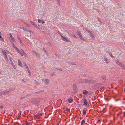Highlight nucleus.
<instances>
[{
  "mask_svg": "<svg viewBox=\"0 0 125 125\" xmlns=\"http://www.w3.org/2000/svg\"><path fill=\"white\" fill-rule=\"evenodd\" d=\"M79 37L82 40H83V41H84V39H83V38H82V35H80Z\"/></svg>",
  "mask_w": 125,
  "mask_h": 125,
  "instance_id": "bb28decb",
  "label": "nucleus"
},
{
  "mask_svg": "<svg viewBox=\"0 0 125 125\" xmlns=\"http://www.w3.org/2000/svg\"><path fill=\"white\" fill-rule=\"evenodd\" d=\"M1 73V72H0V74Z\"/></svg>",
  "mask_w": 125,
  "mask_h": 125,
  "instance_id": "e2e57ef3",
  "label": "nucleus"
},
{
  "mask_svg": "<svg viewBox=\"0 0 125 125\" xmlns=\"http://www.w3.org/2000/svg\"><path fill=\"white\" fill-rule=\"evenodd\" d=\"M2 52L3 54V55L4 56H6V53L5 52V50H3L2 51Z\"/></svg>",
  "mask_w": 125,
  "mask_h": 125,
  "instance_id": "412c9836",
  "label": "nucleus"
},
{
  "mask_svg": "<svg viewBox=\"0 0 125 125\" xmlns=\"http://www.w3.org/2000/svg\"><path fill=\"white\" fill-rule=\"evenodd\" d=\"M44 90H41L37 92H35L33 93V94H40L42 92H43Z\"/></svg>",
  "mask_w": 125,
  "mask_h": 125,
  "instance_id": "20e7f679",
  "label": "nucleus"
},
{
  "mask_svg": "<svg viewBox=\"0 0 125 125\" xmlns=\"http://www.w3.org/2000/svg\"><path fill=\"white\" fill-rule=\"evenodd\" d=\"M7 90V91H8V94H9V93H10V91H9V89H8Z\"/></svg>",
  "mask_w": 125,
  "mask_h": 125,
  "instance_id": "c03bdc74",
  "label": "nucleus"
},
{
  "mask_svg": "<svg viewBox=\"0 0 125 125\" xmlns=\"http://www.w3.org/2000/svg\"><path fill=\"white\" fill-rule=\"evenodd\" d=\"M60 35L61 38H62V39L65 41H68V39H67L65 37H63L61 34Z\"/></svg>",
  "mask_w": 125,
  "mask_h": 125,
  "instance_id": "423d86ee",
  "label": "nucleus"
},
{
  "mask_svg": "<svg viewBox=\"0 0 125 125\" xmlns=\"http://www.w3.org/2000/svg\"><path fill=\"white\" fill-rule=\"evenodd\" d=\"M3 106H0V108H1V109H2V108H3Z\"/></svg>",
  "mask_w": 125,
  "mask_h": 125,
  "instance_id": "09e8293b",
  "label": "nucleus"
},
{
  "mask_svg": "<svg viewBox=\"0 0 125 125\" xmlns=\"http://www.w3.org/2000/svg\"><path fill=\"white\" fill-rule=\"evenodd\" d=\"M29 95V94H28V95H26L24 97L23 96V97H20V99H23L25 97H28Z\"/></svg>",
  "mask_w": 125,
  "mask_h": 125,
  "instance_id": "aec40b11",
  "label": "nucleus"
},
{
  "mask_svg": "<svg viewBox=\"0 0 125 125\" xmlns=\"http://www.w3.org/2000/svg\"><path fill=\"white\" fill-rule=\"evenodd\" d=\"M15 49L16 50L18 49V48L16 47H15Z\"/></svg>",
  "mask_w": 125,
  "mask_h": 125,
  "instance_id": "8fccbe9b",
  "label": "nucleus"
},
{
  "mask_svg": "<svg viewBox=\"0 0 125 125\" xmlns=\"http://www.w3.org/2000/svg\"><path fill=\"white\" fill-rule=\"evenodd\" d=\"M9 35H10V38L11 39V40L13 41L14 40V38H13L12 36L11 33H9Z\"/></svg>",
  "mask_w": 125,
  "mask_h": 125,
  "instance_id": "b1692460",
  "label": "nucleus"
},
{
  "mask_svg": "<svg viewBox=\"0 0 125 125\" xmlns=\"http://www.w3.org/2000/svg\"><path fill=\"white\" fill-rule=\"evenodd\" d=\"M19 54L22 56H23V55L26 54L25 53L22 49L21 50V51H20Z\"/></svg>",
  "mask_w": 125,
  "mask_h": 125,
  "instance_id": "39448f33",
  "label": "nucleus"
},
{
  "mask_svg": "<svg viewBox=\"0 0 125 125\" xmlns=\"http://www.w3.org/2000/svg\"><path fill=\"white\" fill-rule=\"evenodd\" d=\"M42 99V98H32L31 100V102L33 104H37L41 101Z\"/></svg>",
  "mask_w": 125,
  "mask_h": 125,
  "instance_id": "f257e3e1",
  "label": "nucleus"
},
{
  "mask_svg": "<svg viewBox=\"0 0 125 125\" xmlns=\"http://www.w3.org/2000/svg\"><path fill=\"white\" fill-rule=\"evenodd\" d=\"M1 94H2L1 93H1H0V96L1 95Z\"/></svg>",
  "mask_w": 125,
  "mask_h": 125,
  "instance_id": "4d7b16f0",
  "label": "nucleus"
},
{
  "mask_svg": "<svg viewBox=\"0 0 125 125\" xmlns=\"http://www.w3.org/2000/svg\"><path fill=\"white\" fill-rule=\"evenodd\" d=\"M87 110V109L86 108H84L83 110V114L84 115H86Z\"/></svg>",
  "mask_w": 125,
  "mask_h": 125,
  "instance_id": "f8f14e48",
  "label": "nucleus"
},
{
  "mask_svg": "<svg viewBox=\"0 0 125 125\" xmlns=\"http://www.w3.org/2000/svg\"><path fill=\"white\" fill-rule=\"evenodd\" d=\"M124 45H125V42H124Z\"/></svg>",
  "mask_w": 125,
  "mask_h": 125,
  "instance_id": "680f3d73",
  "label": "nucleus"
},
{
  "mask_svg": "<svg viewBox=\"0 0 125 125\" xmlns=\"http://www.w3.org/2000/svg\"><path fill=\"white\" fill-rule=\"evenodd\" d=\"M68 63H69V64H70V63H71V62H70L69 63H68Z\"/></svg>",
  "mask_w": 125,
  "mask_h": 125,
  "instance_id": "052dcab7",
  "label": "nucleus"
},
{
  "mask_svg": "<svg viewBox=\"0 0 125 125\" xmlns=\"http://www.w3.org/2000/svg\"><path fill=\"white\" fill-rule=\"evenodd\" d=\"M103 59L106 62H108V59L105 57H104Z\"/></svg>",
  "mask_w": 125,
  "mask_h": 125,
  "instance_id": "5701e85b",
  "label": "nucleus"
},
{
  "mask_svg": "<svg viewBox=\"0 0 125 125\" xmlns=\"http://www.w3.org/2000/svg\"><path fill=\"white\" fill-rule=\"evenodd\" d=\"M13 68L14 69H15V66H14H14H13Z\"/></svg>",
  "mask_w": 125,
  "mask_h": 125,
  "instance_id": "603ef678",
  "label": "nucleus"
},
{
  "mask_svg": "<svg viewBox=\"0 0 125 125\" xmlns=\"http://www.w3.org/2000/svg\"><path fill=\"white\" fill-rule=\"evenodd\" d=\"M86 79H81L80 80L79 82L81 83H85Z\"/></svg>",
  "mask_w": 125,
  "mask_h": 125,
  "instance_id": "ddd939ff",
  "label": "nucleus"
},
{
  "mask_svg": "<svg viewBox=\"0 0 125 125\" xmlns=\"http://www.w3.org/2000/svg\"><path fill=\"white\" fill-rule=\"evenodd\" d=\"M90 37L93 39H94L95 38V37L94 36V35L93 33H91L90 34Z\"/></svg>",
  "mask_w": 125,
  "mask_h": 125,
  "instance_id": "4468645a",
  "label": "nucleus"
},
{
  "mask_svg": "<svg viewBox=\"0 0 125 125\" xmlns=\"http://www.w3.org/2000/svg\"><path fill=\"white\" fill-rule=\"evenodd\" d=\"M17 52L19 53L20 52V51H19L18 49L17 50Z\"/></svg>",
  "mask_w": 125,
  "mask_h": 125,
  "instance_id": "37998d69",
  "label": "nucleus"
},
{
  "mask_svg": "<svg viewBox=\"0 0 125 125\" xmlns=\"http://www.w3.org/2000/svg\"><path fill=\"white\" fill-rule=\"evenodd\" d=\"M38 23H41L42 24H44L45 22L42 20L38 19Z\"/></svg>",
  "mask_w": 125,
  "mask_h": 125,
  "instance_id": "9b49d317",
  "label": "nucleus"
},
{
  "mask_svg": "<svg viewBox=\"0 0 125 125\" xmlns=\"http://www.w3.org/2000/svg\"><path fill=\"white\" fill-rule=\"evenodd\" d=\"M88 91L86 90H84L83 91V93L84 94H85L88 93Z\"/></svg>",
  "mask_w": 125,
  "mask_h": 125,
  "instance_id": "4be33fe9",
  "label": "nucleus"
},
{
  "mask_svg": "<svg viewBox=\"0 0 125 125\" xmlns=\"http://www.w3.org/2000/svg\"><path fill=\"white\" fill-rule=\"evenodd\" d=\"M80 35H81V33H80V34L79 35H78L79 36H80Z\"/></svg>",
  "mask_w": 125,
  "mask_h": 125,
  "instance_id": "6e6d98bb",
  "label": "nucleus"
},
{
  "mask_svg": "<svg viewBox=\"0 0 125 125\" xmlns=\"http://www.w3.org/2000/svg\"><path fill=\"white\" fill-rule=\"evenodd\" d=\"M119 115V114H117V116H118Z\"/></svg>",
  "mask_w": 125,
  "mask_h": 125,
  "instance_id": "bf43d9fd",
  "label": "nucleus"
},
{
  "mask_svg": "<svg viewBox=\"0 0 125 125\" xmlns=\"http://www.w3.org/2000/svg\"><path fill=\"white\" fill-rule=\"evenodd\" d=\"M119 66H120L123 70H125V65L124 64L121 63Z\"/></svg>",
  "mask_w": 125,
  "mask_h": 125,
  "instance_id": "0eeeda50",
  "label": "nucleus"
},
{
  "mask_svg": "<svg viewBox=\"0 0 125 125\" xmlns=\"http://www.w3.org/2000/svg\"><path fill=\"white\" fill-rule=\"evenodd\" d=\"M4 56L5 57V60H7V55H6V56H5H5Z\"/></svg>",
  "mask_w": 125,
  "mask_h": 125,
  "instance_id": "c9c22d12",
  "label": "nucleus"
},
{
  "mask_svg": "<svg viewBox=\"0 0 125 125\" xmlns=\"http://www.w3.org/2000/svg\"><path fill=\"white\" fill-rule=\"evenodd\" d=\"M31 23L32 25L34 26L36 28H38L39 29V28L37 26V24H36L35 23L33 22L32 21H31Z\"/></svg>",
  "mask_w": 125,
  "mask_h": 125,
  "instance_id": "6e6552de",
  "label": "nucleus"
},
{
  "mask_svg": "<svg viewBox=\"0 0 125 125\" xmlns=\"http://www.w3.org/2000/svg\"><path fill=\"white\" fill-rule=\"evenodd\" d=\"M94 82V81L92 79H86V83H93Z\"/></svg>",
  "mask_w": 125,
  "mask_h": 125,
  "instance_id": "7ed1b4c3",
  "label": "nucleus"
},
{
  "mask_svg": "<svg viewBox=\"0 0 125 125\" xmlns=\"http://www.w3.org/2000/svg\"><path fill=\"white\" fill-rule=\"evenodd\" d=\"M56 69H57V70H59V71H62V69H61V68H56Z\"/></svg>",
  "mask_w": 125,
  "mask_h": 125,
  "instance_id": "f704fd0d",
  "label": "nucleus"
},
{
  "mask_svg": "<svg viewBox=\"0 0 125 125\" xmlns=\"http://www.w3.org/2000/svg\"><path fill=\"white\" fill-rule=\"evenodd\" d=\"M11 43L12 44L13 46V47L15 48V47H16V46L14 45V44L13 43V42H12V41H11Z\"/></svg>",
  "mask_w": 125,
  "mask_h": 125,
  "instance_id": "4c0bfd02",
  "label": "nucleus"
},
{
  "mask_svg": "<svg viewBox=\"0 0 125 125\" xmlns=\"http://www.w3.org/2000/svg\"><path fill=\"white\" fill-rule=\"evenodd\" d=\"M35 82L38 85V82L36 80H35Z\"/></svg>",
  "mask_w": 125,
  "mask_h": 125,
  "instance_id": "e433bc0d",
  "label": "nucleus"
},
{
  "mask_svg": "<svg viewBox=\"0 0 125 125\" xmlns=\"http://www.w3.org/2000/svg\"><path fill=\"white\" fill-rule=\"evenodd\" d=\"M22 29H23V30H24L25 31H27V30H28V31H29V30H28L26 28H25L23 27L22 28Z\"/></svg>",
  "mask_w": 125,
  "mask_h": 125,
  "instance_id": "72a5a7b5",
  "label": "nucleus"
},
{
  "mask_svg": "<svg viewBox=\"0 0 125 125\" xmlns=\"http://www.w3.org/2000/svg\"><path fill=\"white\" fill-rule=\"evenodd\" d=\"M85 121L84 120H83L81 123V125H83L85 123Z\"/></svg>",
  "mask_w": 125,
  "mask_h": 125,
  "instance_id": "a878e982",
  "label": "nucleus"
},
{
  "mask_svg": "<svg viewBox=\"0 0 125 125\" xmlns=\"http://www.w3.org/2000/svg\"><path fill=\"white\" fill-rule=\"evenodd\" d=\"M116 62L118 65H119L120 64L122 63L121 62H119L118 60H117L116 61Z\"/></svg>",
  "mask_w": 125,
  "mask_h": 125,
  "instance_id": "393cba45",
  "label": "nucleus"
},
{
  "mask_svg": "<svg viewBox=\"0 0 125 125\" xmlns=\"http://www.w3.org/2000/svg\"><path fill=\"white\" fill-rule=\"evenodd\" d=\"M28 72L29 73L30 72V70H29V69L28 70Z\"/></svg>",
  "mask_w": 125,
  "mask_h": 125,
  "instance_id": "864d4df0",
  "label": "nucleus"
},
{
  "mask_svg": "<svg viewBox=\"0 0 125 125\" xmlns=\"http://www.w3.org/2000/svg\"><path fill=\"white\" fill-rule=\"evenodd\" d=\"M15 88L14 87H12L9 89V90L10 91V92L14 91L15 90Z\"/></svg>",
  "mask_w": 125,
  "mask_h": 125,
  "instance_id": "2eb2a0df",
  "label": "nucleus"
},
{
  "mask_svg": "<svg viewBox=\"0 0 125 125\" xmlns=\"http://www.w3.org/2000/svg\"><path fill=\"white\" fill-rule=\"evenodd\" d=\"M26 68L27 70H28L29 69L27 67V66H26V67H25Z\"/></svg>",
  "mask_w": 125,
  "mask_h": 125,
  "instance_id": "a18cd8bd",
  "label": "nucleus"
},
{
  "mask_svg": "<svg viewBox=\"0 0 125 125\" xmlns=\"http://www.w3.org/2000/svg\"><path fill=\"white\" fill-rule=\"evenodd\" d=\"M35 55H36V56H38V54H37V53H36V52H35Z\"/></svg>",
  "mask_w": 125,
  "mask_h": 125,
  "instance_id": "ea45409f",
  "label": "nucleus"
},
{
  "mask_svg": "<svg viewBox=\"0 0 125 125\" xmlns=\"http://www.w3.org/2000/svg\"><path fill=\"white\" fill-rule=\"evenodd\" d=\"M84 105H86L87 104H88L87 101L86 99L84 98Z\"/></svg>",
  "mask_w": 125,
  "mask_h": 125,
  "instance_id": "dca6fc26",
  "label": "nucleus"
},
{
  "mask_svg": "<svg viewBox=\"0 0 125 125\" xmlns=\"http://www.w3.org/2000/svg\"><path fill=\"white\" fill-rule=\"evenodd\" d=\"M2 125H3L2 124Z\"/></svg>",
  "mask_w": 125,
  "mask_h": 125,
  "instance_id": "0e129e2a",
  "label": "nucleus"
},
{
  "mask_svg": "<svg viewBox=\"0 0 125 125\" xmlns=\"http://www.w3.org/2000/svg\"><path fill=\"white\" fill-rule=\"evenodd\" d=\"M73 90L74 91V93H77V91L78 90L77 87L75 83H74L73 85Z\"/></svg>",
  "mask_w": 125,
  "mask_h": 125,
  "instance_id": "f03ea898",
  "label": "nucleus"
},
{
  "mask_svg": "<svg viewBox=\"0 0 125 125\" xmlns=\"http://www.w3.org/2000/svg\"><path fill=\"white\" fill-rule=\"evenodd\" d=\"M124 91L125 92V88L124 89Z\"/></svg>",
  "mask_w": 125,
  "mask_h": 125,
  "instance_id": "13d9d810",
  "label": "nucleus"
},
{
  "mask_svg": "<svg viewBox=\"0 0 125 125\" xmlns=\"http://www.w3.org/2000/svg\"><path fill=\"white\" fill-rule=\"evenodd\" d=\"M67 101L68 102L71 103L73 102V100L71 98H70L68 99Z\"/></svg>",
  "mask_w": 125,
  "mask_h": 125,
  "instance_id": "a211bd4d",
  "label": "nucleus"
},
{
  "mask_svg": "<svg viewBox=\"0 0 125 125\" xmlns=\"http://www.w3.org/2000/svg\"><path fill=\"white\" fill-rule=\"evenodd\" d=\"M9 53V52L8 51L7 52H6V53Z\"/></svg>",
  "mask_w": 125,
  "mask_h": 125,
  "instance_id": "5fc2aeb1",
  "label": "nucleus"
},
{
  "mask_svg": "<svg viewBox=\"0 0 125 125\" xmlns=\"http://www.w3.org/2000/svg\"><path fill=\"white\" fill-rule=\"evenodd\" d=\"M71 64H72V65H76V64H75L74 63H73V62H71Z\"/></svg>",
  "mask_w": 125,
  "mask_h": 125,
  "instance_id": "79ce46f5",
  "label": "nucleus"
},
{
  "mask_svg": "<svg viewBox=\"0 0 125 125\" xmlns=\"http://www.w3.org/2000/svg\"><path fill=\"white\" fill-rule=\"evenodd\" d=\"M80 33L79 31H76V34L78 35H79L80 34Z\"/></svg>",
  "mask_w": 125,
  "mask_h": 125,
  "instance_id": "2f4dec72",
  "label": "nucleus"
},
{
  "mask_svg": "<svg viewBox=\"0 0 125 125\" xmlns=\"http://www.w3.org/2000/svg\"><path fill=\"white\" fill-rule=\"evenodd\" d=\"M109 55L110 56H111L112 58H113L114 56L112 55V53L110 52L109 53Z\"/></svg>",
  "mask_w": 125,
  "mask_h": 125,
  "instance_id": "cd10ccee",
  "label": "nucleus"
},
{
  "mask_svg": "<svg viewBox=\"0 0 125 125\" xmlns=\"http://www.w3.org/2000/svg\"><path fill=\"white\" fill-rule=\"evenodd\" d=\"M0 39L2 41H4V39L2 38V37L1 36H0Z\"/></svg>",
  "mask_w": 125,
  "mask_h": 125,
  "instance_id": "c85d7f7f",
  "label": "nucleus"
},
{
  "mask_svg": "<svg viewBox=\"0 0 125 125\" xmlns=\"http://www.w3.org/2000/svg\"><path fill=\"white\" fill-rule=\"evenodd\" d=\"M67 111L68 112H70V109H67Z\"/></svg>",
  "mask_w": 125,
  "mask_h": 125,
  "instance_id": "a19ab883",
  "label": "nucleus"
},
{
  "mask_svg": "<svg viewBox=\"0 0 125 125\" xmlns=\"http://www.w3.org/2000/svg\"><path fill=\"white\" fill-rule=\"evenodd\" d=\"M86 30L89 33H92V31L90 30H89L88 29H86Z\"/></svg>",
  "mask_w": 125,
  "mask_h": 125,
  "instance_id": "c756f323",
  "label": "nucleus"
},
{
  "mask_svg": "<svg viewBox=\"0 0 125 125\" xmlns=\"http://www.w3.org/2000/svg\"><path fill=\"white\" fill-rule=\"evenodd\" d=\"M55 75V74L54 73H52L51 74V75Z\"/></svg>",
  "mask_w": 125,
  "mask_h": 125,
  "instance_id": "49530a36",
  "label": "nucleus"
},
{
  "mask_svg": "<svg viewBox=\"0 0 125 125\" xmlns=\"http://www.w3.org/2000/svg\"><path fill=\"white\" fill-rule=\"evenodd\" d=\"M24 66L25 67H26L27 66L26 64V63H25L24 64Z\"/></svg>",
  "mask_w": 125,
  "mask_h": 125,
  "instance_id": "de8ad7c7",
  "label": "nucleus"
},
{
  "mask_svg": "<svg viewBox=\"0 0 125 125\" xmlns=\"http://www.w3.org/2000/svg\"><path fill=\"white\" fill-rule=\"evenodd\" d=\"M45 80V81L44 82L45 83H48L49 80L48 79H42V81H44Z\"/></svg>",
  "mask_w": 125,
  "mask_h": 125,
  "instance_id": "6ab92c4d",
  "label": "nucleus"
},
{
  "mask_svg": "<svg viewBox=\"0 0 125 125\" xmlns=\"http://www.w3.org/2000/svg\"><path fill=\"white\" fill-rule=\"evenodd\" d=\"M18 64L20 66L22 67V64L21 63V61L19 60H18Z\"/></svg>",
  "mask_w": 125,
  "mask_h": 125,
  "instance_id": "f3484780",
  "label": "nucleus"
},
{
  "mask_svg": "<svg viewBox=\"0 0 125 125\" xmlns=\"http://www.w3.org/2000/svg\"><path fill=\"white\" fill-rule=\"evenodd\" d=\"M42 114L41 113H40L39 114L37 115V116L38 117H39L40 116H42Z\"/></svg>",
  "mask_w": 125,
  "mask_h": 125,
  "instance_id": "7c9ffc66",
  "label": "nucleus"
},
{
  "mask_svg": "<svg viewBox=\"0 0 125 125\" xmlns=\"http://www.w3.org/2000/svg\"><path fill=\"white\" fill-rule=\"evenodd\" d=\"M25 125H29V123H27V124H26Z\"/></svg>",
  "mask_w": 125,
  "mask_h": 125,
  "instance_id": "3c124183",
  "label": "nucleus"
},
{
  "mask_svg": "<svg viewBox=\"0 0 125 125\" xmlns=\"http://www.w3.org/2000/svg\"><path fill=\"white\" fill-rule=\"evenodd\" d=\"M43 49L44 51L46 53L47 51L46 50H45V49L44 48H43Z\"/></svg>",
  "mask_w": 125,
  "mask_h": 125,
  "instance_id": "58836bf2",
  "label": "nucleus"
},
{
  "mask_svg": "<svg viewBox=\"0 0 125 125\" xmlns=\"http://www.w3.org/2000/svg\"><path fill=\"white\" fill-rule=\"evenodd\" d=\"M17 39H18V40H19L20 41V43H21V39L19 37V36H17Z\"/></svg>",
  "mask_w": 125,
  "mask_h": 125,
  "instance_id": "473e14b6",
  "label": "nucleus"
},
{
  "mask_svg": "<svg viewBox=\"0 0 125 125\" xmlns=\"http://www.w3.org/2000/svg\"><path fill=\"white\" fill-rule=\"evenodd\" d=\"M101 77L104 80H105L106 79V77L104 75H101Z\"/></svg>",
  "mask_w": 125,
  "mask_h": 125,
  "instance_id": "1a4fd4ad",
  "label": "nucleus"
},
{
  "mask_svg": "<svg viewBox=\"0 0 125 125\" xmlns=\"http://www.w3.org/2000/svg\"><path fill=\"white\" fill-rule=\"evenodd\" d=\"M1 93L3 95H4V94H8L7 90H5L4 91H2L1 92Z\"/></svg>",
  "mask_w": 125,
  "mask_h": 125,
  "instance_id": "9d476101",
  "label": "nucleus"
}]
</instances>
